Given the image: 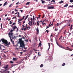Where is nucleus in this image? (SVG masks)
<instances>
[{"mask_svg": "<svg viewBox=\"0 0 73 73\" xmlns=\"http://www.w3.org/2000/svg\"><path fill=\"white\" fill-rule=\"evenodd\" d=\"M24 42V40L22 41V38L19 39L18 44H20V47H21L22 49L24 48V49H26L27 48L25 47V44Z\"/></svg>", "mask_w": 73, "mask_h": 73, "instance_id": "obj_1", "label": "nucleus"}, {"mask_svg": "<svg viewBox=\"0 0 73 73\" xmlns=\"http://www.w3.org/2000/svg\"><path fill=\"white\" fill-rule=\"evenodd\" d=\"M1 40L2 42H3V44H5V45H6L7 47H9V45L11 44L10 42H9V43H8V41L7 40H5L4 38L1 39Z\"/></svg>", "mask_w": 73, "mask_h": 73, "instance_id": "obj_2", "label": "nucleus"}, {"mask_svg": "<svg viewBox=\"0 0 73 73\" xmlns=\"http://www.w3.org/2000/svg\"><path fill=\"white\" fill-rule=\"evenodd\" d=\"M56 43L58 46H59L60 48H62L63 49H65V48L61 46V45H59V44H58V42H57L56 41Z\"/></svg>", "mask_w": 73, "mask_h": 73, "instance_id": "obj_3", "label": "nucleus"}, {"mask_svg": "<svg viewBox=\"0 0 73 73\" xmlns=\"http://www.w3.org/2000/svg\"><path fill=\"white\" fill-rule=\"evenodd\" d=\"M13 34L12 33H9V37L10 38V39L11 38V37H13Z\"/></svg>", "mask_w": 73, "mask_h": 73, "instance_id": "obj_4", "label": "nucleus"}, {"mask_svg": "<svg viewBox=\"0 0 73 73\" xmlns=\"http://www.w3.org/2000/svg\"><path fill=\"white\" fill-rule=\"evenodd\" d=\"M13 28L14 30V29H16V28H17V31H16V32H17V31H18L19 30L18 29V28H17V27H16V26H14L13 27Z\"/></svg>", "mask_w": 73, "mask_h": 73, "instance_id": "obj_5", "label": "nucleus"}, {"mask_svg": "<svg viewBox=\"0 0 73 73\" xmlns=\"http://www.w3.org/2000/svg\"><path fill=\"white\" fill-rule=\"evenodd\" d=\"M32 23H33V21H31L30 23H28V24L29 25H30V26H32Z\"/></svg>", "mask_w": 73, "mask_h": 73, "instance_id": "obj_6", "label": "nucleus"}, {"mask_svg": "<svg viewBox=\"0 0 73 73\" xmlns=\"http://www.w3.org/2000/svg\"><path fill=\"white\" fill-rule=\"evenodd\" d=\"M22 38V40L23 41H25V37H24L23 36L22 37V38H19V39H21Z\"/></svg>", "mask_w": 73, "mask_h": 73, "instance_id": "obj_7", "label": "nucleus"}, {"mask_svg": "<svg viewBox=\"0 0 73 73\" xmlns=\"http://www.w3.org/2000/svg\"><path fill=\"white\" fill-rule=\"evenodd\" d=\"M28 27H27V26H26L25 28H24L23 30L24 31H25L26 29L28 30Z\"/></svg>", "mask_w": 73, "mask_h": 73, "instance_id": "obj_8", "label": "nucleus"}, {"mask_svg": "<svg viewBox=\"0 0 73 73\" xmlns=\"http://www.w3.org/2000/svg\"><path fill=\"white\" fill-rule=\"evenodd\" d=\"M36 31L37 32L38 34V33L39 32V30H38V27H37V29H36Z\"/></svg>", "mask_w": 73, "mask_h": 73, "instance_id": "obj_9", "label": "nucleus"}, {"mask_svg": "<svg viewBox=\"0 0 73 73\" xmlns=\"http://www.w3.org/2000/svg\"><path fill=\"white\" fill-rule=\"evenodd\" d=\"M8 68V65H7L6 66H5L3 67V68L4 69H7V68Z\"/></svg>", "mask_w": 73, "mask_h": 73, "instance_id": "obj_10", "label": "nucleus"}, {"mask_svg": "<svg viewBox=\"0 0 73 73\" xmlns=\"http://www.w3.org/2000/svg\"><path fill=\"white\" fill-rule=\"evenodd\" d=\"M7 4V2H6L4 3V4L3 5V7H4V6H5Z\"/></svg>", "mask_w": 73, "mask_h": 73, "instance_id": "obj_11", "label": "nucleus"}, {"mask_svg": "<svg viewBox=\"0 0 73 73\" xmlns=\"http://www.w3.org/2000/svg\"><path fill=\"white\" fill-rule=\"evenodd\" d=\"M68 4H66L64 7V8H65V7H68Z\"/></svg>", "mask_w": 73, "mask_h": 73, "instance_id": "obj_12", "label": "nucleus"}, {"mask_svg": "<svg viewBox=\"0 0 73 73\" xmlns=\"http://www.w3.org/2000/svg\"><path fill=\"white\" fill-rule=\"evenodd\" d=\"M13 61H16L17 60V59H16V58H13Z\"/></svg>", "mask_w": 73, "mask_h": 73, "instance_id": "obj_13", "label": "nucleus"}, {"mask_svg": "<svg viewBox=\"0 0 73 73\" xmlns=\"http://www.w3.org/2000/svg\"><path fill=\"white\" fill-rule=\"evenodd\" d=\"M50 8H51V9H54V7H53L52 5H51L50 6Z\"/></svg>", "mask_w": 73, "mask_h": 73, "instance_id": "obj_14", "label": "nucleus"}, {"mask_svg": "<svg viewBox=\"0 0 73 73\" xmlns=\"http://www.w3.org/2000/svg\"><path fill=\"white\" fill-rule=\"evenodd\" d=\"M42 1V4H45V2L43 0H41Z\"/></svg>", "mask_w": 73, "mask_h": 73, "instance_id": "obj_15", "label": "nucleus"}, {"mask_svg": "<svg viewBox=\"0 0 73 73\" xmlns=\"http://www.w3.org/2000/svg\"><path fill=\"white\" fill-rule=\"evenodd\" d=\"M62 66H65V63H63V64H62Z\"/></svg>", "mask_w": 73, "mask_h": 73, "instance_id": "obj_16", "label": "nucleus"}, {"mask_svg": "<svg viewBox=\"0 0 73 73\" xmlns=\"http://www.w3.org/2000/svg\"><path fill=\"white\" fill-rule=\"evenodd\" d=\"M10 39H11V42H12V44H13V43L14 42L13 41V40L11 38Z\"/></svg>", "mask_w": 73, "mask_h": 73, "instance_id": "obj_17", "label": "nucleus"}, {"mask_svg": "<svg viewBox=\"0 0 73 73\" xmlns=\"http://www.w3.org/2000/svg\"><path fill=\"white\" fill-rule=\"evenodd\" d=\"M64 3V1H61L59 2V3L60 4H61V3Z\"/></svg>", "mask_w": 73, "mask_h": 73, "instance_id": "obj_18", "label": "nucleus"}, {"mask_svg": "<svg viewBox=\"0 0 73 73\" xmlns=\"http://www.w3.org/2000/svg\"><path fill=\"white\" fill-rule=\"evenodd\" d=\"M43 66H44V65L42 64H41V65L40 66V68H41L42 67H43Z\"/></svg>", "mask_w": 73, "mask_h": 73, "instance_id": "obj_19", "label": "nucleus"}, {"mask_svg": "<svg viewBox=\"0 0 73 73\" xmlns=\"http://www.w3.org/2000/svg\"><path fill=\"white\" fill-rule=\"evenodd\" d=\"M30 3V2H27L26 4V5H29V3Z\"/></svg>", "mask_w": 73, "mask_h": 73, "instance_id": "obj_20", "label": "nucleus"}, {"mask_svg": "<svg viewBox=\"0 0 73 73\" xmlns=\"http://www.w3.org/2000/svg\"><path fill=\"white\" fill-rule=\"evenodd\" d=\"M48 46H49V48H48V50H49V48H50V43H48Z\"/></svg>", "mask_w": 73, "mask_h": 73, "instance_id": "obj_21", "label": "nucleus"}, {"mask_svg": "<svg viewBox=\"0 0 73 73\" xmlns=\"http://www.w3.org/2000/svg\"><path fill=\"white\" fill-rule=\"evenodd\" d=\"M45 69L42 70V71L43 72H45Z\"/></svg>", "mask_w": 73, "mask_h": 73, "instance_id": "obj_22", "label": "nucleus"}, {"mask_svg": "<svg viewBox=\"0 0 73 73\" xmlns=\"http://www.w3.org/2000/svg\"><path fill=\"white\" fill-rule=\"evenodd\" d=\"M70 3H73V0H70Z\"/></svg>", "mask_w": 73, "mask_h": 73, "instance_id": "obj_23", "label": "nucleus"}, {"mask_svg": "<svg viewBox=\"0 0 73 73\" xmlns=\"http://www.w3.org/2000/svg\"><path fill=\"white\" fill-rule=\"evenodd\" d=\"M23 20V19H18V21H22Z\"/></svg>", "mask_w": 73, "mask_h": 73, "instance_id": "obj_24", "label": "nucleus"}, {"mask_svg": "<svg viewBox=\"0 0 73 73\" xmlns=\"http://www.w3.org/2000/svg\"><path fill=\"white\" fill-rule=\"evenodd\" d=\"M63 23V22H61L59 24V25H61V24Z\"/></svg>", "mask_w": 73, "mask_h": 73, "instance_id": "obj_25", "label": "nucleus"}, {"mask_svg": "<svg viewBox=\"0 0 73 73\" xmlns=\"http://www.w3.org/2000/svg\"><path fill=\"white\" fill-rule=\"evenodd\" d=\"M27 58H28V57L27 56H26L25 57V60H28V59H27Z\"/></svg>", "mask_w": 73, "mask_h": 73, "instance_id": "obj_26", "label": "nucleus"}, {"mask_svg": "<svg viewBox=\"0 0 73 73\" xmlns=\"http://www.w3.org/2000/svg\"><path fill=\"white\" fill-rule=\"evenodd\" d=\"M48 9H51V8H50V7L48 6Z\"/></svg>", "mask_w": 73, "mask_h": 73, "instance_id": "obj_27", "label": "nucleus"}, {"mask_svg": "<svg viewBox=\"0 0 73 73\" xmlns=\"http://www.w3.org/2000/svg\"><path fill=\"white\" fill-rule=\"evenodd\" d=\"M37 25L38 26L39 25V23L38 22V21H37Z\"/></svg>", "mask_w": 73, "mask_h": 73, "instance_id": "obj_28", "label": "nucleus"}, {"mask_svg": "<svg viewBox=\"0 0 73 73\" xmlns=\"http://www.w3.org/2000/svg\"><path fill=\"white\" fill-rule=\"evenodd\" d=\"M58 30V29H56V28H55V30L54 31H57V30Z\"/></svg>", "mask_w": 73, "mask_h": 73, "instance_id": "obj_29", "label": "nucleus"}, {"mask_svg": "<svg viewBox=\"0 0 73 73\" xmlns=\"http://www.w3.org/2000/svg\"><path fill=\"white\" fill-rule=\"evenodd\" d=\"M10 23H9V24H12V21H10Z\"/></svg>", "mask_w": 73, "mask_h": 73, "instance_id": "obj_30", "label": "nucleus"}, {"mask_svg": "<svg viewBox=\"0 0 73 73\" xmlns=\"http://www.w3.org/2000/svg\"><path fill=\"white\" fill-rule=\"evenodd\" d=\"M66 50H70V51H72V50L70 49H66Z\"/></svg>", "mask_w": 73, "mask_h": 73, "instance_id": "obj_31", "label": "nucleus"}, {"mask_svg": "<svg viewBox=\"0 0 73 73\" xmlns=\"http://www.w3.org/2000/svg\"><path fill=\"white\" fill-rule=\"evenodd\" d=\"M25 41L26 42H28V40H25Z\"/></svg>", "mask_w": 73, "mask_h": 73, "instance_id": "obj_32", "label": "nucleus"}, {"mask_svg": "<svg viewBox=\"0 0 73 73\" xmlns=\"http://www.w3.org/2000/svg\"><path fill=\"white\" fill-rule=\"evenodd\" d=\"M10 63H11V64H13V61H10Z\"/></svg>", "mask_w": 73, "mask_h": 73, "instance_id": "obj_33", "label": "nucleus"}, {"mask_svg": "<svg viewBox=\"0 0 73 73\" xmlns=\"http://www.w3.org/2000/svg\"><path fill=\"white\" fill-rule=\"evenodd\" d=\"M52 2L55 3V1L54 0H52Z\"/></svg>", "mask_w": 73, "mask_h": 73, "instance_id": "obj_34", "label": "nucleus"}, {"mask_svg": "<svg viewBox=\"0 0 73 73\" xmlns=\"http://www.w3.org/2000/svg\"><path fill=\"white\" fill-rule=\"evenodd\" d=\"M28 16H29V15H27L26 17V18H28Z\"/></svg>", "mask_w": 73, "mask_h": 73, "instance_id": "obj_35", "label": "nucleus"}, {"mask_svg": "<svg viewBox=\"0 0 73 73\" xmlns=\"http://www.w3.org/2000/svg\"><path fill=\"white\" fill-rule=\"evenodd\" d=\"M53 39H52V38H51L50 39V41H52V42H53Z\"/></svg>", "mask_w": 73, "mask_h": 73, "instance_id": "obj_36", "label": "nucleus"}, {"mask_svg": "<svg viewBox=\"0 0 73 73\" xmlns=\"http://www.w3.org/2000/svg\"><path fill=\"white\" fill-rule=\"evenodd\" d=\"M24 17H25V16H23V18H22V20H23V19H24Z\"/></svg>", "mask_w": 73, "mask_h": 73, "instance_id": "obj_37", "label": "nucleus"}, {"mask_svg": "<svg viewBox=\"0 0 73 73\" xmlns=\"http://www.w3.org/2000/svg\"><path fill=\"white\" fill-rule=\"evenodd\" d=\"M12 4H11L9 6V7H11L12 6Z\"/></svg>", "mask_w": 73, "mask_h": 73, "instance_id": "obj_38", "label": "nucleus"}, {"mask_svg": "<svg viewBox=\"0 0 73 73\" xmlns=\"http://www.w3.org/2000/svg\"><path fill=\"white\" fill-rule=\"evenodd\" d=\"M46 32L47 33L49 32V31H48V30H47L46 31Z\"/></svg>", "mask_w": 73, "mask_h": 73, "instance_id": "obj_39", "label": "nucleus"}, {"mask_svg": "<svg viewBox=\"0 0 73 73\" xmlns=\"http://www.w3.org/2000/svg\"><path fill=\"white\" fill-rule=\"evenodd\" d=\"M51 4H52V3H50V4H48V5H51Z\"/></svg>", "mask_w": 73, "mask_h": 73, "instance_id": "obj_40", "label": "nucleus"}, {"mask_svg": "<svg viewBox=\"0 0 73 73\" xmlns=\"http://www.w3.org/2000/svg\"><path fill=\"white\" fill-rule=\"evenodd\" d=\"M1 29H3L2 28V23H1Z\"/></svg>", "mask_w": 73, "mask_h": 73, "instance_id": "obj_41", "label": "nucleus"}, {"mask_svg": "<svg viewBox=\"0 0 73 73\" xmlns=\"http://www.w3.org/2000/svg\"><path fill=\"white\" fill-rule=\"evenodd\" d=\"M15 24H16L15 23H13L12 24L13 25H15Z\"/></svg>", "mask_w": 73, "mask_h": 73, "instance_id": "obj_42", "label": "nucleus"}, {"mask_svg": "<svg viewBox=\"0 0 73 73\" xmlns=\"http://www.w3.org/2000/svg\"><path fill=\"white\" fill-rule=\"evenodd\" d=\"M23 10H20V11H21V12L22 13V12H23Z\"/></svg>", "mask_w": 73, "mask_h": 73, "instance_id": "obj_43", "label": "nucleus"}, {"mask_svg": "<svg viewBox=\"0 0 73 73\" xmlns=\"http://www.w3.org/2000/svg\"><path fill=\"white\" fill-rule=\"evenodd\" d=\"M25 23V21H24L23 22V24H24V23Z\"/></svg>", "mask_w": 73, "mask_h": 73, "instance_id": "obj_44", "label": "nucleus"}, {"mask_svg": "<svg viewBox=\"0 0 73 73\" xmlns=\"http://www.w3.org/2000/svg\"><path fill=\"white\" fill-rule=\"evenodd\" d=\"M31 21H32V18H31Z\"/></svg>", "mask_w": 73, "mask_h": 73, "instance_id": "obj_45", "label": "nucleus"}, {"mask_svg": "<svg viewBox=\"0 0 73 73\" xmlns=\"http://www.w3.org/2000/svg\"><path fill=\"white\" fill-rule=\"evenodd\" d=\"M27 19V18H26H26H25V20H26Z\"/></svg>", "mask_w": 73, "mask_h": 73, "instance_id": "obj_46", "label": "nucleus"}, {"mask_svg": "<svg viewBox=\"0 0 73 73\" xmlns=\"http://www.w3.org/2000/svg\"><path fill=\"white\" fill-rule=\"evenodd\" d=\"M10 73V72L7 71V72H6V73Z\"/></svg>", "mask_w": 73, "mask_h": 73, "instance_id": "obj_47", "label": "nucleus"}, {"mask_svg": "<svg viewBox=\"0 0 73 73\" xmlns=\"http://www.w3.org/2000/svg\"><path fill=\"white\" fill-rule=\"evenodd\" d=\"M11 32H13V30L12 29L10 31Z\"/></svg>", "mask_w": 73, "mask_h": 73, "instance_id": "obj_48", "label": "nucleus"}, {"mask_svg": "<svg viewBox=\"0 0 73 73\" xmlns=\"http://www.w3.org/2000/svg\"><path fill=\"white\" fill-rule=\"evenodd\" d=\"M15 11H16V12H17L18 11L16 9H15Z\"/></svg>", "mask_w": 73, "mask_h": 73, "instance_id": "obj_49", "label": "nucleus"}, {"mask_svg": "<svg viewBox=\"0 0 73 73\" xmlns=\"http://www.w3.org/2000/svg\"><path fill=\"white\" fill-rule=\"evenodd\" d=\"M28 28H29V29H31V27L30 26H29L28 27Z\"/></svg>", "mask_w": 73, "mask_h": 73, "instance_id": "obj_50", "label": "nucleus"}, {"mask_svg": "<svg viewBox=\"0 0 73 73\" xmlns=\"http://www.w3.org/2000/svg\"><path fill=\"white\" fill-rule=\"evenodd\" d=\"M44 17H45V15L44 14L43 16L42 17V18H44Z\"/></svg>", "mask_w": 73, "mask_h": 73, "instance_id": "obj_51", "label": "nucleus"}, {"mask_svg": "<svg viewBox=\"0 0 73 73\" xmlns=\"http://www.w3.org/2000/svg\"><path fill=\"white\" fill-rule=\"evenodd\" d=\"M58 25H59V24H58V23H57V27H58Z\"/></svg>", "mask_w": 73, "mask_h": 73, "instance_id": "obj_52", "label": "nucleus"}, {"mask_svg": "<svg viewBox=\"0 0 73 73\" xmlns=\"http://www.w3.org/2000/svg\"><path fill=\"white\" fill-rule=\"evenodd\" d=\"M49 28V27L47 26L46 27V29H47V28Z\"/></svg>", "mask_w": 73, "mask_h": 73, "instance_id": "obj_53", "label": "nucleus"}, {"mask_svg": "<svg viewBox=\"0 0 73 73\" xmlns=\"http://www.w3.org/2000/svg\"><path fill=\"white\" fill-rule=\"evenodd\" d=\"M67 34H69V33H68V32L66 33V35H67Z\"/></svg>", "mask_w": 73, "mask_h": 73, "instance_id": "obj_54", "label": "nucleus"}, {"mask_svg": "<svg viewBox=\"0 0 73 73\" xmlns=\"http://www.w3.org/2000/svg\"><path fill=\"white\" fill-rule=\"evenodd\" d=\"M19 2H18L17 3H16V5L18 4L19 3Z\"/></svg>", "mask_w": 73, "mask_h": 73, "instance_id": "obj_55", "label": "nucleus"}, {"mask_svg": "<svg viewBox=\"0 0 73 73\" xmlns=\"http://www.w3.org/2000/svg\"><path fill=\"white\" fill-rule=\"evenodd\" d=\"M70 29H72V26H71L70 28Z\"/></svg>", "mask_w": 73, "mask_h": 73, "instance_id": "obj_56", "label": "nucleus"}, {"mask_svg": "<svg viewBox=\"0 0 73 73\" xmlns=\"http://www.w3.org/2000/svg\"><path fill=\"white\" fill-rule=\"evenodd\" d=\"M26 27H28V25H27V24H26Z\"/></svg>", "mask_w": 73, "mask_h": 73, "instance_id": "obj_57", "label": "nucleus"}, {"mask_svg": "<svg viewBox=\"0 0 73 73\" xmlns=\"http://www.w3.org/2000/svg\"><path fill=\"white\" fill-rule=\"evenodd\" d=\"M39 53H40L39 52H38V56H39V55L40 56V55L39 54Z\"/></svg>", "mask_w": 73, "mask_h": 73, "instance_id": "obj_58", "label": "nucleus"}, {"mask_svg": "<svg viewBox=\"0 0 73 73\" xmlns=\"http://www.w3.org/2000/svg\"><path fill=\"white\" fill-rule=\"evenodd\" d=\"M35 1H36V2H37V1H38V0H34Z\"/></svg>", "mask_w": 73, "mask_h": 73, "instance_id": "obj_59", "label": "nucleus"}, {"mask_svg": "<svg viewBox=\"0 0 73 73\" xmlns=\"http://www.w3.org/2000/svg\"><path fill=\"white\" fill-rule=\"evenodd\" d=\"M39 45H41V43H39Z\"/></svg>", "mask_w": 73, "mask_h": 73, "instance_id": "obj_60", "label": "nucleus"}, {"mask_svg": "<svg viewBox=\"0 0 73 73\" xmlns=\"http://www.w3.org/2000/svg\"><path fill=\"white\" fill-rule=\"evenodd\" d=\"M49 26H50V23L49 25Z\"/></svg>", "mask_w": 73, "mask_h": 73, "instance_id": "obj_61", "label": "nucleus"}, {"mask_svg": "<svg viewBox=\"0 0 73 73\" xmlns=\"http://www.w3.org/2000/svg\"><path fill=\"white\" fill-rule=\"evenodd\" d=\"M22 26L23 27H24V25H23Z\"/></svg>", "mask_w": 73, "mask_h": 73, "instance_id": "obj_62", "label": "nucleus"}, {"mask_svg": "<svg viewBox=\"0 0 73 73\" xmlns=\"http://www.w3.org/2000/svg\"><path fill=\"white\" fill-rule=\"evenodd\" d=\"M69 7H72V6H71V5Z\"/></svg>", "mask_w": 73, "mask_h": 73, "instance_id": "obj_63", "label": "nucleus"}, {"mask_svg": "<svg viewBox=\"0 0 73 73\" xmlns=\"http://www.w3.org/2000/svg\"><path fill=\"white\" fill-rule=\"evenodd\" d=\"M22 30H24V28H22Z\"/></svg>", "mask_w": 73, "mask_h": 73, "instance_id": "obj_64", "label": "nucleus"}]
</instances>
